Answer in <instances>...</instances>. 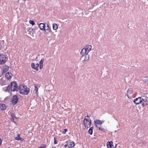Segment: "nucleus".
I'll use <instances>...</instances> for the list:
<instances>
[{
  "label": "nucleus",
  "instance_id": "obj_1",
  "mask_svg": "<svg viewBox=\"0 0 148 148\" xmlns=\"http://www.w3.org/2000/svg\"><path fill=\"white\" fill-rule=\"evenodd\" d=\"M19 88L20 92L22 95H27L29 92V89L26 86L20 85Z\"/></svg>",
  "mask_w": 148,
  "mask_h": 148
},
{
  "label": "nucleus",
  "instance_id": "obj_2",
  "mask_svg": "<svg viewBox=\"0 0 148 148\" xmlns=\"http://www.w3.org/2000/svg\"><path fill=\"white\" fill-rule=\"evenodd\" d=\"M83 123L84 126L86 128H88L90 127L91 121L89 116H85Z\"/></svg>",
  "mask_w": 148,
  "mask_h": 148
},
{
  "label": "nucleus",
  "instance_id": "obj_3",
  "mask_svg": "<svg viewBox=\"0 0 148 148\" xmlns=\"http://www.w3.org/2000/svg\"><path fill=\"white\" fill-rule=\"evenodd\" d=\"M10 86V89L12 91H15L18 90V86L16 82H12L11 83Z\"/></svg>",
  "mask_w": 148,
  "mask_h": 148
},
{
  "label": "nucleus",
  "instance_id": "obj_4",
  "mask_svg": "<svg viewBox=\"0 0 148 148\" xmlns=\"http://www.w3.org/2000/svg\"><path fill=\"white\" fill-rule=\"evenodd\" d=\"M7 58L5 55L2 54L0 55V64H5L7 61Z\"/></svg>",
  "mask_w": 148,
  "mask_h": 148
},
{
  "label": "nucleus",
  "instance_id": "obj_5",
  "mask_svg": "<svg viewBox=\"0 0 148 148\" xmlns=\"http://www.w3.org/2000/svg\"><path fill=\"white\" fill-rule=\"evenodd\" d=\"M143 96H142V97H139L134 99V102L136 104H138L141 102H142L143 101Z\"/></svg>",
  "mask_w": 148,
  "mask_h": 148
},
{
  "label": "nucleus",
  "instance_id": "obj_6",
  "mask_svg": "<svg viewBox=\"0 0 148 148\" xmlns=\"http://www.w3.org/2000/svg\"><path fill=\"white\" fill-rule=\"evenodd\" d=\"M12 100L13 105H15L16 104L18 101V96L16 95L13 96L12 98Z\"/></svg>",
  "mask_w": 148,
  "mask_h": 148
},
{
  "label": "nucleus",
  "instance_id": "obj_7",
  "mask_svg": "<svg viewBox=\"0 0 148 148\" xmlns=\"http://www.w3.org/2000/svg\"><path fill=\"white\" fill-rule=\"evenodd\" d=\"M67 144H68V146L69 148H72L75 146V143L73 141H71L70 140H69L66 142Z\"/></svg>",
  "mask_w": 148,
  "mask_h": 148
},
{
  "label": "nucleus",
  "instance_id": "obj_8",
  "mask_svg": "<svg viewBox=\"0 0 148 148\" xmlns=\"http://www.w3.org/2000/svg\"><path fill=\"white\" fill-rule=\"evenodd\" d=\"M143 101L144 102L142 103L143 106V107L146 105H148V97H147L143 96Z\"/></svg>",
  "mask_w": 148,
  "mask_h": 148
},
{
  "label": "nucleus",
  "instance_id": "obj_9",
  "mask_svg": "<svg viewBox=\"0 0 148 148\" xmlns=\"http://www.w3.org/2000/svg\"><path fill=\"white\" fill-rule=\"evenodd\" d=\"M92 46L91 45H87L84 48V49L86 51V52L88 53L89 51L91 50Z\"/></svg>",
  "mask_w": 148,
  "mask_h": 148
},
{
  "label": "nucleus",
  "instance_id": "obj_10",
  "mask_svg": "<svg viewBox=\"0 0 148 148\" xmlns=\"http://www.w3.org/2000/svg\"><path fill=\"white\" fill-rule=\"evenodd\" d=\"M133 93L132 89L130 88L127 91V96L129 98H131V97L130 96V95L132 94Z\"/></svg>",
  "mask_w": 148,
  "mask_h": 148
},
{
  "label": "nucleus",
  "instance_id": "obj_11",
  "mask_svg": "<svg viewBox=\"0 0 148 148\" xmlns=\"http://www.w3.org/2000/svg\"><path fill=\"white\" fill-rule=\"evenodd\" d=\"M38 26L40 29L41 30L43 31L45 30L46 26L44 23H40L38 24Z\"/></svg>",
  "mask_w": 148,
  "mask_h": 148
},
{
  "label": "nucleus",
  "instance_id": "obj_12",
  "mask_svg": "<svg viewBox=\"0 0 148 148\" xmlns=\"http://www.w3.org/2000/svg\"><path fill=\"white\" fill-rule=\"evenodd\" d=\"M80 54V55L81 56L82 58L83 57H84L85 55L88 54V53L86 52V51L83 48L82 49Z\"/></svg>",
  "mask_w": 148,
  "mask_h": 148
},
{
  "label": "nucleus",
  "instance_id": "obj_13",
  "mask_svg": "<svg viewBox=\"0 0 148 148\" xmlns=\"http://www.w3.org/2000/svg\"><path fill=\"white\" fill-rule=\"evenodd\" d=\"M12 76V74L11 73L8 72L6 73L5 77L7 79L9 80L11 79Z\"/></svg>",
  "mask_w": 148,
  "mask_h": 148
},
{
  "label": "nucleus",
  "instance_id": "obj_14",
  "mask_svg": "<svg viewBox=\"0 0 148 148\" xmlns=\"http://www.w3.org/2000/svg\"><path fill=\"white\" fill-rule=\"evenodd\" d=\"M36 29H34L32 28H29L28 29V31L29 32V33L32 35H33L34 33H35V30Z\"/></svg>",
  "mask_w": 148,
  "mask_h": 148
},
{
  "label": "nucleus",
  "instance_id": "obj_15",
  "mask_svg": "<svg viewBox=\"0 0 148 148\" xmlns=\"http://www.w3.org/2000/svg\"><path fill=\"white\" fill-rule=\"evenodd\" d=\"M9 69V66L6 65H5L3 67V71L2 75L5 73L6 72L8 71Z\"/></svg>",
  "mask_w": 148,
  "mask_h": 148
},
{
  "label": "nucleus",
  "instance_id": "obj_16",
  "mask_svg": "<svg viewBox=\"0 0 148 148\" xmlns=\"http://www.w3.org/2000/svg\"><path fill=\"white\" fill-rule=\"evenodd\" d=\"M113 143L112 141H108L107 142L106 145L108 148H112L113 147V145H112Z\"/></svg>",
  "mask_w": 148,
  "mask_h": 148
},
{
  "label": "nucleus",
  "instance_id": "obj_17",
  "mask_svg": "<svg viewBox=\"0 0 148 148\" xmlns=\"http://www.w3.org/2000/svg\"><path fill=\"white\" fill-rule=\"evenodd\" d=\"M6 108L7 107L5 104H0V111L5 110Z\"/></svg>",
  "mask_w": 148,
  "mask_h": 148
},
{
  "label": "nucleus",
  "instance_id": "obj_18",
  "mask_svg": "<svg viewBox=\"0 0 148 148\" xmlns=\"http://www.w3.org/2000/svg\"><path fill=\"white\" fill-rule=\"evenodd\" d=\"M10 114L11 116L12 117L11 118V120L12 121H13L15 123V122L14 121V120L15 119H16V118L14 114L12 113H10Z\"/></svg>",
  "mask_w": 148,
  "mask_h": 148
},
{
  "label": "nucleus",
  "instance_id": "obj_19",
  "mask_svg": "<svg viewBox=\"0 0 148 148\" xmlns=\"http://www.w3.org/2000/svg\"><path fill=\"white\" fill-rule=\"evenodd\" d=\"M4 79V78H2L0 79V84L1 86L5 85V80Z\"/></svg>",
  "mask_w": 148,
  "mask_h": 148
},
{
  "label": "nucleus",
  "instance_id": "obj_20",
  "mask_svg": "<svg viewBox=\"0 0 148 148\" xmlns=\"http://www.w3.org/2000/svg\"><path fill=\"white\" fill-rule=\"evenodd\" d=\"M46 29L45 28V30H44L47 34H48L50 32V29L49 27V25L47 24Z\"/></svg>",
  "mask_w": 148,
  "mask_h": 148
},
{
  "label": "nucleus",
  "instance_id": "obj_21",
  "mask_svg": "<svg viewBox=\"0 0 148 148\" xmlns=\"http://www.w3.org/2000/svg\"><path fill=\"white\" fill-rule=\"evenodd\" d=\"M10 89V85H8V86L5 87L3 88V91L5 92H8Z\"/></svg>",
  "mask_w": 148,
  "mask_h": 148
},
{
  "label": "nucleus",
  "instance_id": "obj_22",
  "mask_svg": "<svg viewBox=\"0 0 148 148\" xmlns=\"http://www.w3.org/2000/svg\"><path fill=\"white\" fill-rule=\"evenodd\" d=\"M95 125L99 124L100 125L102 123V121H100V120H96L95 121Z\"/></svg>",
  "mask_w": 148,
  "mask_h": 148
},
{
  "label": "nucleus",
  "instance_id": "obj_23",
  "mask_svg": "<svg viewBox=\"0 0 148 148\" xmlns=\"http://www.w3.org/2000/svg\"><path fill=\"white\" fill-rule=\"evenodd\" d=\"M35 89L34 90L33 92L34 93H36L38 92V88L37 85L35 84L34 85Z\"/></svg>",
  "mask_w": 148,
  "mask_h": 148
},
{
  "label": "nucleus",
  "instance_id": "obj_24",
  "mask_svg": "<svg viewBox=\"0 0 148 148\" xmlns=\"http://www.w3.org/2000/svg\"><path fill=\"white\" fill-rule=\"evenodd\" d=\"M85 57L84 59V60L85 61H88L89 59V56L88 54H86L85 56Z\"/></svg>",
  "mask_w": 148,
  "mask_h": 148
},
{
  "label": "nucleus",
  "instance_id": "obj_25",
  "mask_svg": "<svg viewBox=\"0 0 148 148\" xmlns=\"http://www.w3.org/2000/svg\"><path fill=\"white\" fill-rule=\"evenodd\" d=\"M93 129V127H90L88 130V133L90 135H92V134Z\"/></svg>",
  "mask_w": 148,
  "mask_h": 148
},
{
  "label": "nucleus",
  "instance_id": "obj_26",
  "mask_svg": "<svg viewBox=\"0 0 148 148\" xmlns=\"http://www.w3.org/2000/svg\"><path fill=\"white\" fill-rule=\"evenodd\" d=\"M53 29L54 30H56L58 28V26L57 24L56 23L54 24L53 25Z\"/></svg>",
  "mask_w": 148,
  "mask_h": 148
},
{
  "label": "nucleus",
  "instance_id": "obj_27",
  "mask_svg": "<svg viewBox=\"0 0 148 148\" xmlns=\"http://www.w3.org/2000/svg\"><path fill=\"white\" fill-rule=\"evenodd\" d=\"M19 139H20V134H18L17 135V136L15 138V140H19Z\"/></svg>",
  "mask_w": 148,
  "mask_h": 148
},
{
  "label": "nucleus",
  "instance_id": "obj_28",
  "mask_svg": "<svg viewBox=\"0 0 148 148\" xmlns=\"http://www.w3.org/2000/svg\"><path fill=\"white\" fill-rule=\"evenodd\" d=\"M39 66V64L38 63H37L36 64V66H35V69L36 70V71H38V67Z\"/></svg>",
  "mask_w": 148,
  "mask_h": 148
},
{
  "label": "nucleus",
  "instance_id": "obj_29",
  "mask_svg": "<svg viewBox=\"0 0 148 148\" xmlns=\"http://www.w3.org/2000/svg\"><path fill=\"white\" fill-rule=\"evenodd\" d=\"M31 66L33 69H35V65L33 63H32L31 64Z\"/></svg>",
  "mask_w": 148,
  "mask_h": 148
},
{
  "label": "nucleus",
  "instance_id": "obj_30",
  "mask_svg": "<svg viewBox=\"0 0 148 148\" xmlns=\"http://www.w3.org/2000/svg\"><path fill=\"white\" fill-rule=\"evenodd\" d=\"M29 23L32 25H34L35 24L34 22L32 20H30L29 21Z\"/></svg>",
  "mask_w": 148,
  "mask_h": 148
},
{
  "label": "nucleus",
  "instance_id": "obj_31",
  "mask_svg": "<svg viewBox=\"0 0 148 148\" xmlns=\"http://www.w3.org/2000/svg\"><path fill=\"white\" fill-rule=\"evenodd\" d=\"M68 130L67 129H64L63 132H62V133L63 134H65V133H66V132Z\"/></svg>",
  "mask_w": 148,
  "mask_h": 148
},
{
  "label": "nucleus",
  "instance_id": "obj_32",
  "mask_svg": "<svg viewBox=\"0 0 148 148\" xmlns=\"http://www.w3.org/2000/svg\"><path fill=\"white\" fill-rule=\"evenodd\" d=\"M99 130L102 131L104 132L105 131V129L103 128H102L101 127H99Z\"/></svg>",
  "mask_w": 148,
  "mask_h": 148
},
{
  "label": "nucleus",
  "instance_id": "obj_33",
  "mask_svg": "<svg viewBox=\"0 0 148 148\" xmlns=\"http://www.w3.org/2000/svg\"><path fill=\"white\" fill-rule=\"evenodd\" d=\"M54 144H57L58 143V141L57 140H56V138L55 137L54 138Z\"/></svg>",
  "mask_w": 148,
  "mask_h": 148
},
{
  "label": "nucleus",
  "instance_id": "obj_34",
  "mask_svg": "<svg viewBox=\"0 0 148 148\" xmlns=\"http://www.w3.org/2000/svg\"><path fill=\"white\" fill-rule=\"evenodd\" d=\"M43 60L42 59H41L39 62V64L40 65V64L43 65Z\"/></svg>",
  "mask_w": 148,
  "mask_h": 148
},
{
  "label": "nucleus",
  "instance_id": "obj_35",
  "mask_svg": "<svg viewBox=\"0 0 148 148\" xmlns=\"http://www.w3.org/2000/svg\"><path fill=\"white\" fill-rule=\"evenodd\" d=\"M145 82L147 84H148V78L146 77L145 79Z\"/></svg>",
  "mask_w": 148,
  "mask_h": 148
},
{
  "label": "nucleus",
  "instance_id": "obj_36",
  "mask_svg": "<svg viewBox=\"0 0 148 148\" xmlns=\"http://www.w3.org/2000/svg\"><path fill=\"white\" fill-rule=\"evenodd\" d=\"M96 127H97L98 128V129H99V127H100L101 126V125H99V124H97V125H96Z\"/></svg>",
  "mask_w": 148,
  "mask_h": 148
},
{
  "label": "nucleus",
  "instance_id": "obj_37",
  "mask_svg": "<svg viewBox=\"0 0 148 148\" xmlns=\"http://www.w3.org/2000/svg\"><path fill=\"white\" fill-rule=\"evenodd\" d=\"M47 146L45 144V146L43 147H38V148H45Z\"/></svg>",
  "mask_w": 148,
  "mask_h": 148
},
{
  "label": "nucleus",
  "instance_id": "obj_38",
  "mask_svg": "<svg viewBox=\"0 0 148 148\" xmlns=\"http://www.w3.org/2000/svg\"><path fill=\"white\" fill-rule=\"evenodd\" d=\"M39 66H40V69H42L43 67V65L40 64L39 65Z\"/></svg>",
  "mask_w": 148,
  "mask_h": 148
},
{
  "label": "nucleus",
  "instance_id": "obj_39",
  "mask_svg": "<svg viewBox=\"0 0 148 148\" xmlns=\"http://www.w3.org/2000/svg\"><path fill=\"white\" fill-rule=\"evenodd\" d=\"M23 139L22 138L20 137V139H19V140H20L21 141H23Z\"/></svg>",
  "mask_w": 148,
  "mask_h": 148
},
{
  "label": "nucleus",
  "instance_id": "obj_40",
  "mask_svg": "<svg viewBox=\"0 0 148 148\" xmlns=\"http://www.w3.org/2000/svg\"><path fill=\"white\" fill-rule=\"evenodd\" d=\"M67 144H65L64 145V147H67Z\"/></svg>",
  "mask_w": 148,
  "mask_h": 148
},
{
  "label": "nucleus",
  "instance_id": "obj_41",
  "mask_svg": "<svg viewBox=\"0 0 148 148\" xmlns=\"http://www.w3.org/2000/svg\"><path fill=\"white\" fill-rule=\"evenodd\" d=\"M1 143H2V141L1 140V139L0 138V145H1Z\"/></svg>",
  "mask_w": 148,
  "mask_h": 148
},
{
  "label": "nucleus",
  "instance_id": "obj_42",
  "mask_svg": "<svg viewBox=\"0 0 148 148\" xmlns=\"http://www.w3.org/2000/svg\"><path fill=\"white\" fill-rule=\"evenodd\" d=\"M42 146H43V147L45 146V144L44 145L43 144H42Z\"/></svg>",
  "mask_w": 148,
  "mask_h": 148
},
{
  "label": "nucleus",
  "instance_id": "obj_43",
  "mask_svg": "<svg viewBox=\"0 0 148 148\" xmlns=\"http://www.w3.org/2000/svg\"><path fill=\"white\" fill-rule=\"evenodd\" d=\"M1 75H0V77H1Z\"/></svg>",
  "mask_w": 148,
  "mask_h": 148
},
{
  "label": "nucleus",
  "instance_id": "obj_44",
  "mask_svg": "<svg viewBox=\"0 0 148 148\" xmlns=\"http://www.w3.org/2000/svg\"><path fill=\"white\" fill-rule=\"evenodd\" d=\"M116 147V146H115V147Z\"/></svg>",
  "mask_w": 148,
  "mask_h": 148
},
{
  "label": "nucleus",
  "instance_id": "obj_45",
  "mask_svg": "<svg viewBox=\"0 0 148 148\" xmlns=\"http://www.w3.org/2000/svg\"><path fill=\"white\" fill-rule=\"evenodd\" d=\"M147 0L148 1V0Z\"/></svg>",
  "mask_w": 148,
  "mask_h": 148
}]
</instances>
